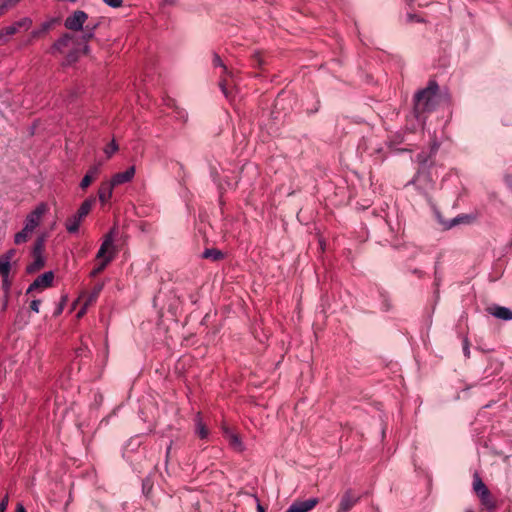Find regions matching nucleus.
<instances>
[{
    "instance_id": "1",
    "label": "nucleus",
    "mask_w": 512,
    "mask_h": 512,
    "mask_svg": "<svg viewBox=\"0 0 512 512\" xmlns=\"http://www.w3.org/2000/svg\"><path fill=\"white\" fill-rule=\"evenodd\" d=\"M439 85L435 80L428 82L427 87L414 95L413 113L418 122H425V113L432 112L438 105Z\"/></svg>"
},
{
    "instance_id": "2",
    "label": "nucleus",
    "mask_w": 512,
    "mask_h": 512,
    "mask_svg": "<svg viewBox=\"0 0 512 512\" xmlns=\"http://www.w3.org/2000/svg\"><path fill=\"white\" fill-rule=\"evenodd\" d=\"M117 229L113 227L105 234L101 246L96 254V259H100V262L90 272L91 277H96L100 274L107 265L114 259L116 249L114 246V239L116 236Z\"/></svg>"
},
{
    "instance_id": "3",
    "label": "nucleus",
    "mask_w": 512,
    "mask_h": 512,
    "mask_svg": "<svg viewBox=\"0 0 512 512\" xmlns=\"http://www.w3.org/2000/svg\"><path fill=\"white\" fill-rule=\"evenodd\" d=\"M122 455L131 466L145 459L146 447L143 446L142 438L140 436L130 438L123 448Z\"/></svg>"
},
{
    "instance_id": "4",
    "label": "nucleus",
    "mask_w": 512,
    "mask_h": 512,
    "mask_svg": "<svg viewBox=\"0 0 512 512\" xmlns=\"http://www.w3.org/2000/svg\"><path fill=\"white\" fill-rule=\"evenodd\" d=\"M408 184H413L416 188L428 197V192L433 189L434 182L426 170H419Z\"/></svg>"
},
{
    "instance_id": "5",
    "label": "nucleus",
    "mask_w": 512,
    "mask_h": 512,
    "mask_svg": "<svg viewBox=\"0 0 512 512\" xmlns=\"http://www.w3.org/2000/svg\"><path fill=\"white\" fill-rule=\"evenodd\" d=\"M32 25V20L29 17H24L13 24L0 29V40L6 42L8 36L16 34L20 29L28 30Z\"/></svg>"
},
{
    "instance_id": "6",
    "label": "nucleus",
    "mask_w": 512,
    "mask_h": 512,
    "mask_svg": "<svg viewBox=\"0 0 512 512\" xmlns=\"http://www.w3.org/2000/svg\"><path fill=\"white\" fill-rule=\"evenodd\" d=\"M87 19L88 14L86 12L76 10L65 19L64 26L68 30L81 31Z\"/></svg>"
},
{
    "instance_id": "7",
    "label": "nucleus",
    "mask_w": 512,
    "mask_h": 512,
    "mask_svg": "<svg viewBox=\"0 0 512 512\" xmlns=\"http://www.w3.org/2000/svg\"><path fill=\"white\" fill-rule=\"evenodd\" d=\"M47 211V205L45 203H40L33 209L30 213L27 214L26 219L24 221V226L28 227L31 230H35L41 223V220L44 214Z\"/></svg>"
},
{
    "instance_id": "8",
    "label": "nucleus",
    "mask_w": 512,
    "mask_h": 512,
    "mask_svg": "<svg viewBox=\"0 0 512 512\" xmlns=\"http://www.w3.org/2000/svg\"><path fill=\"white\" fill-rule=\"evenodd\" d=\"M318 502L319 499L316 497H311L305 500H296L289 506L286 512H309Z\"/></svg>"
},
{
    "instance_id": "9",
    "label": "nucleus",
    "mask_w": 512,
    "mask_h": 512,
    "mask_svg": "<svg viewBox=\"0 0 512 512\" xmlns=\"http://www.w3.org/2000/svg\"><path fill=\"white\" fill-rule=\"evenodd\" d=\"M432 207H433L436 219L443 226L444 229H451L461 223H467L470 219V216H468V215H458L449 221H444V219L442 218L438 209H436L434 206H432Z\"/></svg>"
},
{
    "instance_id": "10",
    "label": "nucleus",
    "mask_w": 512,
    "mask_h": 512,
    "mask_svg": "<svg viewBox=\"0 0 512 512\" xmlns=\"http://www.w3.org/2000/svg\"><path fill=\"white\" fill-rule=\"evenodd\" d=\"M487 312L497 319L503 321H512V310L508 307L493 304L487 307Z\"/></svg>"
},
{
    "instance_id": "11",
    "label": "nucleus",
    "mask_w": 512,
    "mask_h": 512,
    "mask_svg": "<svg viewBox=\"0 0 512 512\" xmlns=\"http://www.w3.org/2000/svg\"><path fill=\"white\" fill-rule=\"evenodd\" d=\"M54 274L52 271L44 272L42 275L38 276L27 288L26 293H31L32 291L40 288V287H49L53 282Z\"/></svg>"
},
{
    "instance_id": "12",
    "label": "nucleus",
    "mask_w": 512,
    "mask_h": 512,
    "mask_svg": "<svg viewBox=\"0 0 512 512\" xmlns=\"http://www.w3.org/2000/svg\"><path fill=\"white\" fill-rule=\"evenodd\" d=\"M359 499V495L353 493L351 490H347L340 500L339 512H348L353 509Z\"/></svg>"
},
{
    "instance_id": "13",
    "label": "nucleus",
    "mask_w": 512,
    "mask_h": 512,
    "mask_svg": "<svg viewBox=\"0 0 512 512\" xmlns=\"http://www.w3.org/2000/svg\"><path fill=\"white\" fill-rule=\"evenodd\" d=\"M135 171V166H130L125 171L114 174L110 181L114 184V186L128 183L133 179Z\"/></svg>"
},
{
    "instance_id": "14",
    "label": "nucleus",
    "mask_w": 512,
    "mask_h": 512,
    "mask_svg": "<svg viewBox=\"0 0 512 512\" xmlns=\"http://www.w3.org/2000/svg\"><path fill=\"white\" fill-rule=\"evenodd\" d=\"M239 502L245 504V509L256 508L257 512H265L264 507L261 505L259 499L254 494L244 493L241 494Z\"/></svg>"
},
{
    "instance_id": "15",
    "label": "nucleus",
    "mask_w": 512,
    "mask_h": 512,
    "mask_svg": "<svg viewBox=\"0 0 512 512\" xmlns=\"http://www.w3.org/2000/svg\"><path fill=\"white\" fill-rule=\"evenodd\" d=\"M114 184L109 180L101 183L98 189L99 201L104 205L112 197Z\"/></svg>"
},
{
    "instance_id": "16",
    "label": "nucleus",
    "mask_w": 512,
    "mask_h": 512,
    "mask_svg": "<svg viewBox=\"0 0 512 512\" xmlns=\"http://www.w3.org/2000/svg\"><path fill=\"white\" fill-rule=\"evenodd\" d=\"M211 177L213 179V182L217 184L218 189L222 193V191H225L228 188H233L236 186L237 181H230L228 180L227 176H225L223 179L220 178L218 172L213 169L211 171Z\"/></svg>"
},
{
    "instance_id": "17",
    "label": "nucleus",
    "mask_w": 512,
    "mask_h": 512,
    "mask_svg": "<svg viewBox=\"0 0 512 512\" xmlns=\"http://www.w3.org/2000/svg\"><path fill=\"white\" fill-rule=\"evenodd\" d=\"M224 434L228 439L229 445L237 452H242L245 449V446L241 440V438L230 431L228 428L224 429Z\"/></svg>"
},
{
    "instance_id": "18",
    "label": "nucleus",
    "mask_w": 512,
    "mask_h": 512,
    "mask_svg": "<svg viewBox=\"0 0 512 512\" xmlns=\"http://www.w3.org/2000/svg\"><path fill=\"white\" fill-rule=\"evenodd\" d=\"M195 434L202 440L208 439L209 430L206 427L205 423L202 420V416L200 413H197L195 416Z\"/></svg>"
},
{
    "instance_id": "19",
    "label": "nucleus",
    "mask_w": 512,
    "mask_h": 512,
    "mask_svg": "<svg viewBox=\"0 0 512 512\" xmlns=\"http://www.w3.org/2000/svg\"><path fill=\"white\" fill-rule=\"evenodd\" d=\"M370 146L366 149L370 156H375L376 160L382 162L385 160L386 156L384 153V148L380 143H374L373 139L369 140Z\"/></svg>"
},
{
    "instance_id": "20",
    "label": "nucleus",
    "mask_w": 512,
    "mask_h": 512,
    "mask_svg": "<svg viewBox=\"0 0 512 512\" xmlns=\"http://www.w3.org/2000/svg\"><path fill=\"white\" fill-rule=\"evenodd\" d=\"M73 36L69 33H64L59 39H57L52 47H51V53L55 52H62L65 47L69 45V43L72 41Z\"/></svg>"
},
{
    "instance_id": "21",
    "label": "nucleus",
    "mask_w": 512,
    "mask_h": 512,
    "mask_svg": "<svg viewBox=\"0 0 512 512\" xmlns=\"http://www.w3.org/2000/svg\"><path fill=\"white\" fill-rule=\"evenodd\" d=\"M432 155L430 153H427L425 151H422L416 155V162L419 164L420 169L419 170H426L429 167L432 166L433 160Z\"/></svg>"
},
{
    "instance_id": "22",
    "label": "nucleus",
    "mask_w": 512,
    "mask_h": 512,
    "mask_svg": "<svg viewBox=\"0 0 512 512\" xmlns=\"http://www.w3.org/2000/svg\"><path fill=\"white\" fill-rule=\"evenodd\" d=\"M96 201V198L95 197H89L87 198L82 204L81 206L79 207L78 211L76 212V214L78 215V218H84L88 215V213L90 212L93 204L95 203Z\"/></svg>"
},
{
    "instance_id": "23",
    "label": "nucleus",
    "mask_w": 512,
    "mask_h": 512,
    "mask_svg": "<svg viewBox=\"0 0 512 512\" xmlns=\"http://www.w3.org/2000/svg\"><path fill=\"white\" fill-rule=\"evenodd\" d=\"M81 221H82V218H78V215L76 213L73 214L66 220V223H65L66 230L69 233H77L79 230Z\"/></svg>"
},
{
    "instance_id": "24",
    "label": "nucleus",
    "mask_w": 512,
    "mask_h": 512,
    "mask_svg": "<svg viewBox=\"0 0 512 512\" xmlns=\"http://www.w3.org/2000/svg\"><path fill=\"white\" fill-rule=\"evenodd\" d=\"M11 263L6 259L0 256V275L3 278V284L9 286L8 277L10 274Z\"/></svg>"
},
{
    "instance_id": "25",
    "label": "nucleus",
    "mask_w": 512,
    "mask_h": 512,
    "mask_svg": "<svg viewBox=\"0 0 512 512\" xmlns=\"http://www.w3.org/2000/svg\"><path fill=\"white\" fill-rule=\"evenodd\" d=\"M34 261L27 265L26 272L28 274H32L40 270L45 265V258L44 256H33Z\"/></svg>"
},
{
    "instance_id": "26",
    "label": "nucleus",
    "mask_w": 512,
    "mask_h": 512,
    "mask_svg": "<svg viewBox=\"0 0 512 512\" xmlns=\"http://www.w3.org/2000/svg\"><path fill=\"white\" fill-rule=\"evenodd\" d=\"M34 231L29 229L28 227L24 226L21 231L17 232L14 236V243L16 245L23 244L28 241L30 235Z\"/></svg>"
},
{
    "instance_id": "27",
    "label": "nucleus",
    "mask_w": 512,
    "mask_h": 512,
    "mask_svg": "<svg viewBox=\"0 0 512 512\" xmlns=\"http://www.w3.org/2000/svg\"><path fill=\"white\" fill-rule=\"evenodd\" d=\"M97 173H98V167L97 166L91 167L88 170V172L84 175V177L82 178V180L80 182V188L86 189L91 184V182L93 181V178L97 175Z\"/></svg>"
},
{
    "instance_id": "28",
    "label": "nucleus",
    "mask_w": 512,
    "mask_h": 512,
    "mask_svg": "<svg viewBox=\"0 0 512 512\" xmlns=\"http://www.w3.org/2000/svg\"><path fill=\"white\" fill-rule=\"evenodd\" d=\"M55 20L54 19H51V20H48V21H45L41 24L40 28L38 29H34L32 32H31V38L34 39V38H38L40 37L42 34L46 33L49 29H51V27L53 26Z\"/></svg>"
},
{
    "instance_id": "29",
    "label": "nucleus",
    "mask_w": 512,
    "mask_h": 512,
    "mask_svg": "<svg viewBox=\"0 0 512 512\" xmlns=\"http://www.w3.org/2000/svg\"><path fill=\"white\" fill-rule=\"evenodd\" d=\"M481 503L488 509V510H493L496 508V505H495V502L492 498V495H491V492L488 490H486L485 492H483L481 495L478 496Z\"/></svg>"
},
{
    "instance_id": "30",
    "label": "nucleus",
    "mask_w": 512,
    "mask_h": 512,
    "mask_svg": "<svg viewBox=\"0 0 512 512\" xmlns=\"http://www.w3.org/2000/svg\"><path fill=\"white\" fill-rule=\"evenodd\" d=\"M45 237H46L45 234H42L37 237L36 241L34 242L33 248H32L33 256H43Z\"/></svg>"
},
{
    "instance_id": "31",
    "label": "nucleus",
    "mask_w": 512,
    "mask_h": 512,
    "mask_svg": "<svg viewBox=\"0 0 512 512\" xmlns=\"http://www.w3.org/2000/svg\"><path fill=\"white\" fill-rule=\"evenodd\" d=\"M202 257L206 259L210 258L217 261L223 258V253L218 249L210 248L204 250Z\"/></svg>"
},
{
    "instance_id": "32",
    "label": "nucleus",
    "mask_w": 512,
    "mask_h": 512,
    "mask_svg": "<svg viewBox=\"0 0 512 512\" xmlns=\"http://www.w3.org/2000/svg\"><path fill=\"white\" fill-rule=\"evenodd\" d=\"M473 488L477 496L481 495L483 492L488 490L487 486L484 484V482L481 480L479 476H475L473 481Z\"/></svg>"
},
{
    "instance_id": "33",
    "label": "nucleus",
    "mask_w": 512,
    "mask_h": 512,
    "mask_svg": "<svg viewBox=\"0 0 512 512\" xmlns=\"http://www.w3.org/2000/svg\"><path fill=\"white\" fill-rule=\"evenodd\" d=\"M81 31L83 33L80 37V40L85 43H87L89 40H91L95 36V33L92 31V27L83 26V29Z\"/></svg>"
},
{
    "instance_id": "34",
    "label": "nucleus",
    "mask_w": 512,
    "mask_h": 512,
    "mask_svg": "<svg viewBox=\"0 0 512 512\" xmlns=\"http://www.w3.org/2000/svg\"><path fill=\"white\" fill-rule=\"evenodd\" d=\"M78 57H79L78 50L74 49L67 54L64 64L71 65L72 63H74L78 60Z\"/></svg>"
},
{
    "instance_id": "35",
    "label": "nucleus",
    "mask_w": 512,
    "mask_h": 512,
    "mask_svg": "<svg viewBox=\"0 0 512 512\" xmlns=\"http://www.w3.org/2000/svg\"><path fill=\"white\" fill-rule=\"evenodd\" d=\"M118 150V145L115 140H112L109 145L104 149V153L109 158Z\"/></svg>"
},
{
    "instance_id": "36",
    "label": "nucleus",
    "mask_w": 512,
    "mask_h": 512,
    "mask_svg": "<svg viewBox=\"0 0 512 512\" xmlns=\"http://www.w3.org/2000/svg\"><path fill=\"white\" fill-rule=\"evenodd\" d=\"M406 22L407 23H422V22H424V19L415 13H407L406 14Z\"/></svg>"
},
{
    "instance_id": "37",
    "label": "nucleus",
    "mask_w": 512,
    "mask_h": 512,
    "mask_svg": "<svg viewBox=\"0 0 512 512\" xmlns=\"http://www.w3.org/2000/svg\"><path fill=\"white\" fill-rule=\"evenodd\" d=\"M89 352L90 351L86 344H81V346L75 350V354L77 357H86L88 356Z\"/></svg>"
},
{
    "instance_id": "38",
    "label": "nucleus",
    "mask_w": 512,
    "mask_h": 512,
    "mask_svg": "<svg viewBox=\"0 0 512 512\" xmlns=\"http://www.w3.org/2000/svg\"><path fill=\"white\" fill-rule=\"evenodd\" d=\"M219 87H220V90L223 93V95L227 99H229L230 98V92L228 91V88H227V82L225 80L220 81L219 82Z\"/></svg>"
},
{
    "instance_id": "39",
    "label": "nucleus",
    "mask_w": 512,
    "mask_h": 512,
    "mask_svg": "<svg viewBox=\"0 0 512 512\" xmlns=\"http://www.w3.org/2000/svg\"><path fill=\"white\" fill-rule=\"evenodd\" d=\"M106 5L112 8H119L123 4V0H103Z\"/></svg>"
},
{
    "instance_id": "40",
    "label": "nucleus",
    "mask_w": 512,
    "mask_h": 512,
    "mask_svg": "<svg viewBox=\"0 0 512 512\" xmlns=\"http://www.w3.org/2000/svg\"><path fill=\"white\" fill-rule=\"evenodd\" d=\"M213 65L215 67H223L225 71L227 70V67L223 64V61L218 54H214L213 56Z\"/></svg>"
},
{
    "instance_id": "41",
    "label": "nucleus",
    "mask_w": 512,
    "mask_h": 512,
    "mask_svg": "<svg viewBox=\"0 0 512 512\" xmlns=\"http://www.w3.org/2000/svg\"><path fill=\"white\" fill-rule=\"evenodd\" d=\"M103 288V285H97L93 292L91 293V295L89 296V302L95 300L98 296V294L100 293V291L102 290Z\"/></svg>"
},
{
    "instance_id": "42",
    "label": "nucleus",
    "mask_w": 512,
    "mask_h": 512,
    "mask_svg": "<svg viewBox=\"0 0 512 512\" xmlns=\"http://www.w3.org/2000/svg\"><path fill=\"white\" fill-rule=\"evenodd\" d=\"M40 303H41V301L38 300V299L32 300L31 303H30V309L33 312L38 313L39 312Z\"/></svg>"
},
{
    "instance_id": "43",
    "label": "nucleus",
    "mask_w": 512,
    "mask_h": 512,
    "mask_svg": "<svg viewBox=\"0 0 512 512\" xmlns=\"http://www.w3.org/2000/svg\"><path fill=\"white\" fill-rule=\"evenodd\" d=\"M463 354L466 358L470 357L469 341L467 338H465L463 341Z\"/></svg>"
},
{
    "instance_id": "44",
    "label": "nucleus",
    "mask_w": 512,
    "mask_h": 512,
    "mask_svg": "<svg viewBox=\"0 0 512 512\" xmlns=\"http://www.w3.org/2000/svg\"><path fill=\"white\" fill-rule=\"evenodd\" d=\"M264 61L262 59V57L260 56L259 53H256L254 56H253V64L255 66H258V67H262Z\"/></svg>"
},
{
    "instance_id": "45",
    "label": "nucleus",
    "mask_w": 512,
    "mask_h": 512,
    "mask_svg": "<svg viewBox=\"0 0 512 512\" xmlns=\"http://www.w3.org/2000/svg\"><path fill=\"white\" fill-rule=\"evenodd\" d=\"M8 495H5L0 501V512H5L8 506Z\"/></svg>"
},
{
    "instance_id": "46",
    "label": "nucleus",
    "mask_w": 512,
    "mask_h": 512,
    "mask_svg": "<svg viewBox=\"0 0 512 512\" xmlns=\"http://www.w3.org/2000/svg\"><path fill=\"white\" fill-rule=\"evenodd\" d=\"M16 251L15 249H9L7 252H5L3 255H1L3 258H6L10 263L12 258L14 257Z\"/></svg>"
},
{
    "instance_id": "47",
    "label": "nucleus",
    "mask_w": 512,
    "mask_h": 512,
    "mask_svg": "<svg viewBox=\"0 0 512 512\" xmlns=\"http://www.w3.org/2000/svg\"><path fill=\"white\" fill-rule=\"evenodd\" d=\"M439 147H440V144H439L438 142L434 141V142L431 144L430 152H429V153H430L432 156H434V155L437 153V151H438Z\"/></svg>"
},
{
    "instance_id": "48",
    "label": "nucleus",
    "mask_w": 512,
    "mask_h": 512,
    "mask_svg": "<svg viewBox=\"0 0 512 512\" xmlns=\"http://www.w3.org/2000/svg\"><path fill=\"white\" fill-rule=\"evenodd\" d=\"M442 280V277L441 275L438 273L437 271V267L435 268V280H434V284L436 287H438L440 285V282Z\"/></svg>"
},
{
    "instance_id": "49",
    "label": "nucleus",
    "mask_w": 512,
    "mask_h": 512,
    "mask_svg": "<svg viewBox=\"0 0 512 512\" xmlns=\"http://www.w3.org/2000/svg\"><path fill=\"white\" fill-rule=\"evenodd\" d=\"M99 21H95V22H89L88 24H86V27H92V31L95 33L97 28L99 27Z\"/></svg>"
},
{
    "instance_id": "50",
    "label": "nucleus",
    "mask_w": 512,
    "mask_h": 512,
    "mask_svg": "<svg viewBox=\"0 0 512 512\" xmlns=\"http://www.w3.org/2000/svg\"><path fill=\"white\" fill-rule=\"evenodd\" d=\"M7 10V2L0 0V16Z\"/></svg>"
},
{
    "instance_id": "51",
    "label": "nucleus",
    "mask_w": 512,
    "mask_h": 512,
    "mask_svg": "<svg viewBox=\"0 0 512 512\" xmlns=\"http://www.w3.org/2000/svg\"><path fill=\"white\" fill-rule=\"evenodd\" d=\"M14 512H26V509L21 502H18Z\"/></svg>"
},
{
    "instance_id": "52",
    "label": "nucleus",
    "mask_w": 512,
    "mask_h": 512,
    "mask_svg": "<svg viewBox=\"0 0 512 512\" xmlns=\"http://www.w3.org/2000/svg\"><path fill=\"white\" fill-rule=\"evenodd\" d=\"M388 147H389L390 150L395 151V152H404V151H406V149H396V148H394V142L393 141L389 142Z\"/></svg>"
},
{
    "instance_id": "53",
    "label": "nucleus",
    "mask_w": 512,
    "mask_h": 512,
    "mask_svg": "<svg viewBox=\"0 0 512 512\" xmlns=\"http://www.w3.org/2000/svg\"><path fill=\"white\" fill-rule=\"evenodd\" d=\"M319 105H320V102L318 100H316L315 102V107L311 110H309V113H315L319 110Z\"/></svg>"
},
{
    "instance_id": "54",
    "label": "nucleus",
    "mask_w": 512,
    "mask_h": 512,
    "mask_svg": "<svg viewBox=\"0 0 512 512\" xmlns=\"http://www.w3.org/2000/svg\"><path fill=\"white\" fill-rule=\"evenodd\" d=\"M172 444H173V441H170L169 445L166 447V457H168L171 452Z\"/></svg>"
},
{
    "instance_id": "55",
    "label": "nucleus",
    "mask_w": 512,
    "mask_h": 512,
    "mask_svg": "<svg viewBox=\"0 0 512 512\" xmlns=\"http://www.w3.org/2000/svg\"><path fill=\"white\" fill-rule=\"evenodd\" d=\"M20 0H3V2H7V7L13 4H16Z\"/></svg>"
},
{
    "instance_id": "56",
    "label": "nucleus",
    "mask_w": 512,
    "mask_h": 512,
    "mask_svg": "<svg viewBox=\"0 0 512 512\" xmlns=\"http://www.w3.org/2000/svg\"><path fill=\"white\" fill-rule=\"evenodd\" d=\"M85 311H86V306H84L81 310L78 311L77 317L78 318L82 317L84 315Z\"/></svg>"
},
{
    "instance_id": "57",
    "label": "nucleus",
    "mask_w": 512,
    "mask_h": 512,
    "mask_svg": "<svg viewBox=\"0 0 512 512\" xmlns=\"http://www.w3.org/2000/svg\"><path fill=\"white\" fill-rule=\"evenodd\" d=\"M507 186L512 190V177L506 178Z\"/></svg>"
},
{
    "instance_id": "58",
    "label": "nucleus",
    "mask_w": 512,
    "mask_h": 512,
    "mask_svg": "<svg viewBox=\"0 0 512 512\" xmlns=\"http://www.w3.org/2000/svg\"><path fill=\"white\" fill-rule=\"evenodd\" d=\"M89 51H90V47L87 43H85V45L83 46V52L85 54H87V53H89Z\"/></svg>"
},
{
    "instance_id": "59",
    "label": "nucleus",
    "mask_w": 512,
    "mask_h": 512,
    "mask_svg": "<svg viewBox=\"0 0 512 512\" xmlns=\"http://www.w3.org/2000/svg\"><path fill=\"white\" fill-rule=\"evenodd\" d=\"M389 307L390 305L387 303V299L384 300V306H383V309L384 310H389Z\"/></svg>"
},
{
    "instance_id": "60",
    "label": "nucleus",
    "mask_w": 512,
    "mask_h": 512,
    "mask_svg": "<svg viewBox=\"0 0 512 512\" xmlns=\"http://www.w3.org/2000/svg\"><path fill=\"white\" fill-rule=\"evenodd\" d=\"M62 312V306L58 307V313Z\"/></svg>"
},
{
    "instance_id": "61",
    "label": "nucleus",
    "mask_w": 512,
    "mask_h": 512,
    "mask_svg": "<svg viewBox=\"0 0 512 512\" xmlns=\"http://www.w3.org/2000/svg\"><path fill=\"white\" fill-rule=\"evenodd\" d=\"M490 406H491V404H487V405L484 406V408H488Z\"/></svg>"
}]
</instances>
